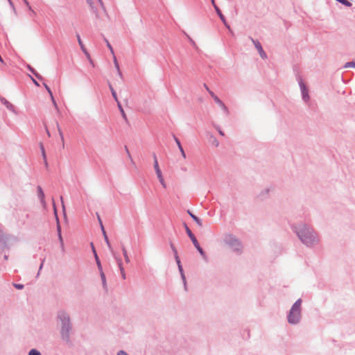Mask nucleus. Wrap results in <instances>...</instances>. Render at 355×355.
Instances as JSON below:
<instances>
[{"instance_id":"63","label":"nucleus","mask_w":355,"mask_h":355,"mask_svg":"<svg viewBox=\"0 0 355 355\" xmlns=\"http://www.w3.org/2000/svg\"><path fill=\"white\" fill-rule=\"evenodd\" d=\"M46 132H47V135L50 137V133L48 130H46Z\"/></svg>"},{"instance_id":"6","label":"nucleus","mask_w":355,"mask_h":355,"mask_svg":"<svg viewBox=\"0 0 355 355\" xmlns=\"http://www.w3.org/2000/svg\"><path fill=\"white\" fill-rule=\"evenodd\" d=\"M250 38L252 42L254 44L255 48L258 51L261 58L263 59H266L267 55H266V52L263 51L261 43L258 40H254L252 37H250Z\"/></svg>"},{"instance_id":"48","label":"nucleus","mask_w":355,"mask_h":355,"mask_svg":"<svg viewBox=\"0 0 355 355\" xmlns=\"http://www.w3.org/2000/svg\"><path fill=\"white\" fill-rule=\"evenodd\" d=\"M223 23L224 24V25L226 26V28H227L229 30H230V25L227 23L226 21V19H225V21H223Z\"/></svg>"},{"instance_id":"59","label":"nucleus","mask_w":355,"mask_h":355,"mask_svg":"<svg viewBox=\"0 0 355 355\" xmlns=\"http://www.w3.org/2000/svg\"><path fill=\"white\" fill-rule=\"evenodd\" d=\"M60 200H61L62 203V207H63V208H64V205H63V198H62V196H60Z\"/></svg>"},{"instance_id":"9","label":"nucleus","mask_w":355,"mask_h":355,"mask_svg":"<svg viewBox=\"0 0 355 355\" xmlns=\"http://www.w3.org/2000/svg\"><path fill=\"white\" fill-rule=\"evenodd\" d=\"M1 103L4 105L8 110H9L10 112L16 114L17 112L15 110V106L10 103L8 100H6L4 97L0 98Z\"/></svg>"},{"instance_id":"54","label":"nucleus","mask_w":355,"mask_h":355,"mask_svg":"<svg viewBox=\"0 0 355 355\" xmlns=\"http://www.w3.org/2000/svg\"><path fill=\"white\" fill-rule=\"evenodd\" d=\"M218 132H219V134L221 136H224L225 135L224 132L220 128L218 129Z\"/></svg>"},{"instance_id":"19","label":"nucleus","mask_w":355,"mask_h":355,"mask_svg":"<svg viewBox=\"0 0 355 355\" xmlns=\"http://www.w3.org/2000/svg\"><path fill=\"white\" fill-rule=\"evenodd\" d=\"M178 270H179L180 273L181 275V277L182 279V281H183V283H184V288H185V290H187V281H186V277H185L184 272V270H183V268H182V266H179Z\"/></svg>"},{"instance_id":"3","label":"nucleus","mask_w":355,"mask_h":355,"mask_svg":"<svg viewBox=\"0 0 355 355\" xmlns=\"http://www.w3.org/2000/svg\"><path fill=\"white\" fill-rule=\"evenodd\" d=\"M302 300L298 299L292 306L287 315L288 322L291 324H297L302 318L301 305Z\"/></svg>"},{"instance_id":"33","label":"nucleus","mask_w":355,"mask_h":355,"mask_svg":"<svg viewBox=\"0 0 355 355\" xmlns=\"http://www.w3.org/2000/svg\"><path fill=\"white\" fill-rule=\"evenodd\" d=\"M58 239L60 242V247H61L62 251H64V242H63V239H62V236L61 234H58Z\"/></svg>"},{"instance_id":"7","label":"nucleus","mask_w":355,"mask_h":355,"mask_svg":"<svg viewBox=\"0 0 355 355\" xmlns=\"http://www.w3.org/2000/svg\"><path fill=\"white\" fill-rule=\"evenodd\" d=\"M299 84H300V89H301V92H302V99L305 102H308L310 98L309 95L308 89L302 80H300Z\"/></svg>"},{"instance_id":"55","label":"nucleus","mask_w":355,"mask_h":355,"mask_svg":"<svg viewBox=\"0 0 355 355\" xmlns=\"http://www.w3.org/2000/svg\"><path fill=\"white\" fill-rule=\"evenodd\" d=\"M204 87H205V88L207 89V91L209 93V91H211V90L209 89V88L208 87V86H207L206 84H204Z\"/></svg>"},{"instance_id":"13","label":"nucleus","mask_w":355,"mask_h":355,"mask_svg":"<svg viewBox=\"0 0 355 355\" xmlns=\"http://www.w3.org/2000/svg\"><path fill=\"white\" fill-rule=\"evenodd\" d=\"M173 139H174V140H175V143L177 144V145H178V148H179V150H180V153H181V154H182V155L183 158H184V159H185V158H186V154H185L184 150V149H183V148H182V144H181V143H180V140H179V139H178L175 135H173Z\"/></svg>"},{"instance_id":"8","label":"nucleus","mask_w":355,"mask_h":355,"mask_svg":"<svg viewBox=\"0 0 355 355\" xmlns=\"http://www.w3.org/2000/svg\"><path fill=\"white\" fill-rule=\"evenodd\" d=\"M209 94L213 98L216 103H217L225 112L228 113V109L226 105L212 91H209Z\"/></svg>"},{"instance_id":"37","label":"nucleus","mask_w":355,"mask_h":355,"mask_svg":"<svg viewBox=\"0 0 355 355\" xmlns=\"http://www.w3.org/2000/svg\"><path fill=\"white\" fill-rule=\"evenodd\" d=\"M114 55V66H115L117 71H119V69H120L119 68V64L118 63V61H117L116 58L115 57V55Z\"/></svg>"},{"instance_id":"24","label":"nucleus","mask_w":355,"mask_h":355,"mask_svg":"<svg viewBox=\"0 0 355 355\" xmlns=\"http://www.w3.org/2000/svg\"><path fill=\"white\" fill-rule=\"evenodd\" d=\"M157 176L160 182V183L162 184V185L163 186L164 188H166V183L164 182V178L162 176V171L161 172H159V173H157Z\"/></svg>"},{"instance_id":"42","label":"nucleus","mask_w":355,"mask_h":355,"mask_svg":"<svg viewBox=\"0 0 355 355\" xmlns=\"http://www.w3.org/2000/svg\"><path fill=\"white\" fill-rule=\"evenodd\" d=\"M7 236L4 239L3 237H1L0 238V245L1 243H3L4 245H6V239H7Z\"/></svg>"},{"instance_id":"20","label":"nucleus","mask_w":355,"mask_h":355,"mask_svg":"<svg viewBox=\"0 0 355 355\" xmlns=\"http://www.w3.org/2000/svg\"><path fill=\"white\" fill-rule=\"evenodd\" d=\"M116 103H117L118 108H119V111H120V112H121V115H122V117L123 118V119H124L126 122H128V118H127V116H126V114H125V112H124V110H123V107H122L121 104L120 103V102H119H119H116Z\"/></svg>"},{"instance_id":"28","label":"nucleus","mask_w":355,"mask_h":355,"mask_svg":"<svg viewBox=\"0 0 355 355\" xmlns=\"http://www.w3.org/2000/svg\"><path fill=\"white\" fill-rule=\"evenodd\" d=\"M336 1L342 3L343 5L347 6V7H351L352 6V3H350L347 0H336Z\"/></svg>"},{"instance_id":"49","label":"nucleus","mask_w":355,"mask_h":355,"mask_svg":"<svg viewBox=\"0 0 355 355\" xmlns=\"http://www.w3.org/2000/svg\"><path fill=\"white\" fill-rule=\"evenodd\" d=\"M223 23L224 24V25L226 26V28H227L229 30H230V25L227 23L226 21V19H225V21H223Z\"/></svg>"},{"instance_id":"40","label":"nucleus","mask_w":355,"mask_h":355,"mask_svg":"<svg viewBox=\"0 0 355 355\" xmlns=\"http://www.w3.org/2000/svg\"><path fill=\"white\" fill-rule=\"evenodd\" d=\"M174 257H175V261H176V263L178 264V266L179 267V266H182L180 259L179 258V256L176 255Z\"/></svg>"},{"instance_id":"52","label":"nucleus","mask_w":355,"mask_h":355,"mask_svg":"<svg viewBox=\"0 0 355 355\" xmlns=\"http://www.w3.org/2000/svg\"><path fill=\"white\" fill-rule=\"evenodd\" d=\"M97 217H98V221L99 222L100 225H101V224H103L102 223V220L101 219V217L98 214H97Z\"/></svg>"},{"instance_id":"36","label":"nucleus","mask_w":355,"mask_h":355,"mask_svg":"<svg viewBox=\"0 0 355 355\" xmlns=\"http://www.w3.org/2000/svg\"><path fill=\"white\" fill-rule=\"evenodd\" d=\"M345 67H354L355 68V62H348L345 64Z\"/></svg>"},{"instance_id":"18","label":"nucleus","mask_w":355,"mask_h":355,"mask_svg":"<svg viewBox=\"0 0 355 355\" xmlns=\"http://www.w3.org/2000/svg\"><path fill=\"white\" fill-rule=\"evenodd\" d=\"M117 263H118L119 268L120 269L121 277L123 279H125V272L124 268L122 266V261L120 259H118Z\"/></svg>"},{"instance_id":"39","label":"nucleus","mask_w":355,"mask_h":355,"mask_svg":"<svg viewBox=\"0 0 355 355\" xmlns=\"http://www.w3.org/2000/svg\"><path fill=\"white\" fill-rule=\"evenodd\" d=\"M43 85H44L45 89H46V91L48 92V93L49 94L50 96H52L53 93H52L50 87L46 83H44Z\"/></svg>"},{"instance_id":"11","label":"nucleus","mask_w":355,"mask_h":355,"mask_svg":"<svg viewBox=\"0 0 355 355\" xmlns=\"http://www.w3.org/2000/svg\"><path fill=\"white\" fill-rule=\"evenodd\" d=\"M37 189L38 198H39L41 203L43 205V206H45L46 205V202H45V199H44L45 197H44V193L42 190V188L40 186H37Z\"/></svg>"},{"instance_id":"61","label":"nucleus","mask_w":355,"mask_h":355,"mask_svg":"<svg viewBox=\"0 0 355 355\" xmlns=\"http://www.w3.org/2000/svg\"><path fill=\"white\" fill-rule=\"evenodd\" d=\"M4 259H5L6 260H7V259H8V255H6V254H5V255H4Z\"/></svg>"},{"instance_id":"1","label":"nucleus","mask_w":355,"mask_h":355,"mask_svg":"<svg viewBox=\"0 0 355 355\" xmlns=\"http://www.w3.org/2000/svg\"><path fill=\"white\" fill-rule=\"evenodd\" d=\"M57 318L60 321L61 338L67 344H71L70 334L73 330V324L69 314L65 311L61 310L58 312Z\"/></svg>"},{"instance_id":"4","label":"nucleus","mask_w":355,"mask_h":355,"mask_svg":"<svg viewBox=\"0 0 355 355\" xmlns=\"http://www.w3.org/2000/svg\"><path fill=\"white\" fill-rule=\"evenodd\" d=\"M226 243L230 245L234 251L241 253L243 245L241 241L233 235H229L225 239Z\"/></svg>"},{"instance_id":"57","label":"nucleus","mask_w":355,"mask_h":355,"mask_svg":"<svg viewBox=\"0 0 355 355\" xmlns=\"http://www.w3.org/2000/svg\"><path fill=\"white\" fill-rule=\"evenodd\" d=\"M23 1L24 2V3H25L27 6H28L29 8H31V7H30V6H29V3H28V1L27 0H25V1Z\"/></svg>"},{"instance_id":"58","label":"nucleus","mask_w":355,"mask_h":355,"mask_svg":"<svg viewBox=\"0 0 355 355\" xmlns=\"http://www.w3.org/2000/svg\"><path fill=\"white\" fill-rule=\"evenodd\" d=\"M211 2L213 5V6L214 7V5H216V3H215V0H211Z\"/></svg>"},{"instance_id":"60","label":"nucleus","mask_w":355,"mask_h":355,"mask_svg":"<svg viewBox=\"0 0 355 355\" xmlns=\"http://www.w3.org/2000/svg\"><path fill=\"white\" fill-rule=\"evenodd\" d=\"M118 73H119V76L122 77V73L120 69H119V71H118Z\"/></svg>"},{"instance_id":"46","label":"nucleus","mask_w":355,"mask_h":355,"mask_svg":"<svg viewBox=\"0 0 355 355\" xmlns=\"http://www.w3.org/2000/svg\"><path fill=\"white\" fill-rule=\"evenodd\" d=\"M34 75L37 77V78L42 80V77L37 72H34Z\"/></svg>"},{"instance_id":"30","label":"nucleus","mask_w":355,"mask_h":355,"mask_svg":"<svg viewBox=\"0 0 355 355\" xmlns=\"http://www.w3.org/2000/svg\"><path fill=\"white\" fill-rule=\"evenodd\" d=\"M57 127H58V130L59 135H60V138H61V140H62V144L64 145V136H63L62 131V130L60 129V125H59L58 123H57Z\"/></svg>"},{"instance_id":"21","label":"nucleus","mask_w":355,"mask_h":355,"mask_svg":"<svg viewBox=\"0 0 355 355\" xmlns=\"http://www.w3.org/2000/svg\"><path fill=\"white\" fill-rule=\"evenodd\" d=\"M214 9L217 13V15H218V17H220V19H221L222 21H225V16L223 15L221 10H220V8L217 6V5H214Z\"/></svg>"},{"instance_id":"2","label":"nucleus","mask_w":355,"mask_h":355,"mask_svg":"<svg viewBox=\"0 0 355 355\" xmlns=\"http://www.w3.org/2000/svg\"><path fill=\"white\" fill-rule=\"evenodd\" d=\"M293 230L296 232L300 241L306 246H312L318 242V237L315 232L311 227L304 224L297 227H293Z\"/></svg>"},{"instance_id":"32","label":"nucleus","mask_w":355,"mask_h":355,"mask_svg":"<svg viewBox=\"0 0 355 355\" xmlns=\"http://www.w3.org/2000/svg\"><path fill=\"white\" fill-rule=\"evenodd\" d=\"M170 247L174 254V257L176 256V255H178V251H177V249L175 247L174 244L172 243V242H170Z\"/></svg>"},{"instance_id":"16","label":"nucleus","mask_w":355,"mask_h":355,"mask_svg":"<svg viewBox=\"0 0 355 355\" xmlns=\"http://www.w3.org/2000/svg\"><path fill=\"white\" fill-rule=\"evenodd\" d=\"M193 245L195 246V248L197 249V250L199 252V253L201 254V256L205 259H207V255L205 252V251L203 250V249L200 247L198 241L197 242V243H196V244H193Z\"/></svg>"},{"instance_id":"44","label":"nucleus","mask_w":355,"mask_h":355,"mask_svg":"<svg viewBox=\"0 0 355 355\" xmlns=\"http://www.w3.org/2000/svg\"><path fill=\"white\" fill-rule=\"evenodd\" d=\"M188 39H189V42H191V44H192V46L196 47V44L195 42L189 36H188Z\"/></svg>"},{"instance_id":"50","label":"nucleus","mask_w":355,"mask_h":355,"mask_svg":"<svg viewBox=\"0 0 355 355\" xmlns=\"http://www.w3.org/2000/svg\"><path fill=\"white\" fill-rule=\"evenodd\" d=\"M91 246H92V252H94V254L95 255V253H96V251L95 250V248L94 246L93 243H91Z\"/></svg>"},{"instance_id":"45","label":"nucleus","mask_w":355,"mask_h":355,"mask_svg":"<svg viewBox=\"0 0 355 355\" xmlns=\"http://www.w3.org/2000/svg\"><path fill=\"white\" fill-rule=\"evenodd\" d=\"M44 259L42 260L40 266V268H39V271L37 272V276L40 275V271L42 270V267H43V264H44Z\"/></svg>"},{"instance_id":"14","label":"nucleus","mask_w":355,"mask_h":355,"mask_svg":"<svg viewBox=\"0 0 355 355\" xmlns=\"http://www.w3.org/2000/svg\"><path fill=\"white\" fill-rule=\"evenodd\" d=\"M187 213L192 218V219L198 224V226H202V220L198 217L194 215L190 210H187Z\"/></svg>"},{"instance_id":"17","label":"nucleus","mask_w":355,"mask_h":355,"mask_svg":"<svg viewBox=\"0 0 355 355\" xmlns=\"http://www.w3.org/2000/svg\"><path fill=\"white\" fill-rule=\"evenodd\" d=\"M40 150H41V152H42V157H43V159H44V164H45L46 167H47L48 166V162H47V159H46V153H45V149H44V145L42 144V143L40 144Z\"/></svg>"},{"instance_id":"12","label":"nucleus","mask_w":355,"mask_h":355,"mask_svg":"<svg viewBox=\"0 0 355 355\" xmlns=\"http://www.w3.org/2000/svg\"><path fill=\"white\" fill-rule=\"evenodd\" d=\"M53 206L54 214L55 216V218H56V221H57L58 234H61V227H60L59 219H58V214H57V209H56L55 204L53 199Z\"/></svg>"},{"instance_id":"22","label":"nucleus","mask_w":355,"mask_h":355,"mask_svg":"<svg viewBox=\"0 0 355 355\" xmlns=\"http://www.w3.org/2000/svg\"><path fill=\"white\" fill-rule=\"evenodd\" d=\"M108 86H109V88H110V91H111V93H112V95L114 99L116 102H119L116 91L114 89V88H113V87H112V84L110 83H108Z\"/></svg>"},{"instance_id":"26","label":"nucleus","mask_w":355,"mask_h":355,"mask_svg":"<svg viewBox=\"0 0 355 355\" xmlns=\"http://www.w3.org/2000/svg\"><path fill=\"white\" fill-rule=\"evenodd\" d=\"M121 250H122L123 254V257H124L125 262L126 263H129L130 262V259L128 257V252H127V250H126L125 246L123 245L121 247Z\"/></svg>"},{"instance_id":"15","label":"nucleus","mask_w":355,"mask_h":355,"mask_svg":"<svg viewBox=\"0 0 355 355\" xmlns=\"http://www.w3.org/2000/svg\"><path fill=\"white\" fill-rule=\"evenodd\" d=\"M101 230H102V232H103V236H104L105 241V243L107 245V247L109 248L110 250H112L111 244L110 243L109 239H108V237L107 236L106 232L105 230V228H104L103 224H101Z\"/></svg>"},{"instance_id":"62","label":"nucleus","mask_w":355,"mask_h":355,"mask_svg":"<svg viewBox=\"0 0 355 355\" xmlns=\"http://www.w3.org/2000/svg\"><path fill=\"white\" fill-rule=\"evenodd\" d=\"M8 2H9V3H10L11 6H13V3H12V1L11 0H10V1H8Z\"/></svg>"},{"instance_id":"23","label":"nucleus","mask_w":355,"mask_h":355,"mask_svg":"<svg viewBox=\"0 0 355 355\" xmlns=\"http://www.w3.org/2000/svg\"><path fill=\"white\" fill-rule=\"evenodd\" d=\"M153 158H154V168H155L156 173L161 172V170L159 167L157 156L155 153L153 154Z\"/></svg>"},{"instance_id":"5","label":"nucleus","mask_w":355,"mask_h":355,"mask_svg":"<svg viewBox=\"0 0 355 355\" xmlns=\"http://www.w3.org/2000/svg\"><path fill=\"white\" fill-rule=\"evenodd\" d=\"M76 37H77V40H78V42L80 45V47L82 50V51L84 53V54L86 55L87 60H89V63L91 64V65L94 67V63L89 53V52L87 51V50L86 49L85 45L83 44V41L80 37V35L78 33H77L76 35Z\"/></svg>"},{"instance_id":"56","label":"nucleus","mask_w":355,"mask_h":355,"mask_svg":"<svg viewBox=\"0 0 355 355\" xmlns=\"http://www.w3.org/2000/svg\"><path fill=\"white\" fill-rule=\"evenodd\" d=\"M99 3H100V6L104 9V7H103V1L102 0H98Z\"/></svg>"},{"instance_id":"38","label":"nucleus","mask_w":355,"mask_h":355,"mask_svg":"<svg viewBox=\"0 0 355 355\" xmlns=\"http://www.w3.org/2000/svg\"><path fill=\"white\" fill-rule=\"evenodd\" d=\"M13 286L17 288V289H22L24 288V286L23 284H16V283H14L13 284Z\"/></svg>"},{"instance_id":"47","label":"nucleus","mask_w":355,"mask_h":355,"mask_svg":"<svg viewBox=\"0 0 355 355\" xmlns=\"http://www.w3.org/2000/svg\"><path fill=\"white\" fill-rule=\"evenodd\" d=\"M223 23L224 24V25L226 26V28H227L229 30H230V25L227 23L226 21V19H225V21H223Z\"/></svg>"},{"instance_id":"25","label":"nucleus","mask_w":355,"mask_h":355,"mask_svg":"<svg viewBox=\"0 0 355 355\" xmlns=\"http://www.w3.org/2000/svg\"><path fill=\"white\" fill-rule=\"evenodd\" d=\"M95 260H96V265H97V267H98V269L100 271H103V268H102V266H101V261L98 257V254L97 253H95Z\"/></svg>"},{"instance_id":"27","label":"nucleus","mask_w":355,"mask_h":355,"mask_svg":"<svg viewBox=\"0 0 355 355\" xmlns=\"http://www.w3.org/2000/svg\"><path fill=\"white\" fill-rule=\"evenodd\" d=\"M99 272H100L101 278V280H102L103 286L104 288H107V284H106V278H105V273L103 272V271H100Z\"/></svg>"},{"instance_id":"34","label":"nucleus","mask_w":355,"mask_h":355,"mask_svg":"<svg viewBox=\"0 0 355 355\" xmlns=\"http://www.w3.org/2000/svg\"><path fill=\"white\" fill-rule=\"evenodd\" d=\"M125 152H126V153H127V155H128V156L129 159H130L131 163H132L133 165H135V162H134V161H133V159H132V157H131V155H130V152H129V150H128V147H127L126 146H125Z\"/></svg>"},{"instance_id":"31","label":"nucleus","mask_w":355,"mask_h":355,"mask_svg":"<svg viewBox=\"0 0 355 355\" xmlns=\"http://www.w3.org/2000/svg\"><path fill=\"white\" fill-rule=\"evenodd\" d=\"M28 355H42V354L38 350H37L35 349H32L30 350Z\"/></svg>"},{"instance_id":"43","label":"nucleus","mask_w":355,"mask_h":355,"mask_svg":"<svg viewBox=\"0 0 355 355\" xmlns=\"http://www.w3.org/2000/svg\"><path fill=\"white\" fill-rule=\"evenodd\" d=\"M117 355H128V354L127 352H125V351H123V350H120L117 353Z\"/></svg>"},{"instance_id":"35","label":"nucleus","mask_w":355,"mask_h":355,"mask_svg":"<svg viewBox=\"0 0 355 355\" xmlns=\"http://www.w3.org/2000/svg\"><path fill=\"white\" fill-rule=\"evenodd\" d=\"M105 42L107 44V48L110 50V51L112 53V55H114L113 48L111 46V44H110V42H108V40L107 39H105Z\"/></svg>"},{"instance_id":"29","label":"nucleus","mask_w":355,"mask_h":355,"mask_svg":"<svg viewBox=\"0 0 355 355\" xmlns=\"http://www.w3.org/2000/svg\"><path fill=\"white\" fill-rule=\"evenodd\" d=\"M87 1L90 5V7H91L92 11L96 14V17H98L99 16H98V12H97V9H96V8H94L93 6L91 0H87Z\"/></svg>"},{"instance_id":"41","label":"nucleus","mask_w":355,"mask_h":355,"mask_svg":"<svg viewBox=\"0 0 355 355\" xmlns=\"http://www.w3.org/2000/svg\"><path fill=\"white\" fill-rule=\"evenodd\" d=\"M51 101H52V103H53V104L54 107H55L56 109H58V105H57L56 101H55V98H54V97H53V95H52V96H51Z\"/></svg>"},{"instance_id":"53","label":"nucleus","mask_w":355,"mask_h":355,"mask_svg":"<svg viewBox=\"0 0 355 355\" xmlns=\"http://www.w3.org/2000/svg\"><path fill=\"white\" fill-rule=\"evenodd\" d=\"M32 78L33 82L34 83V84H35V85H37V86H39V85H40L37 80H35L34 78Z\"/></svg>"},{"instance_id":"64","label":"nucleus","mask_w":355,"mask_h":355,"mask_svg":"<svg viewBox=\"0 0 355 355\" xmlns=\"http://www.w3.org/2000/svg\"><path fill=\"white\" fill-rule=\"evenodd\" d=\"M214 144H216V146H218V142H214Z\"/></svg>"},{"instance_id":"10","label":"nucleus","mask_w":355,"mask_h":355,"mask_svg":"<svg viewBox=\"0 0 355 355\" xmlns=\"http://www.w3.org/2000/svg\"><path fill=\"white\" fill-rule=\"evenodd\" d=\"M184 229L186 230V232H187L188 236L191 240L193 244H196V243H197V242H198L197 239L196 238V236L192 233L191 230L189 229V227L187 226V225L186 223H184Z\"/></svg>"},{"instance_id":"51","label":"nucleus","mask_w":355,"mask_h":355,"mask_svg":"<svg viewBox=\"0 0 355 355\" xmlns=\"http://www.w3.org/2000/svg\"><path fill=\"white\" fill-rule=\"evenodd\" d=\"M28 69H30V71L34 74V72H37L33 68H32L31 67L28 66Z\"/></svg>"}]
</instances>
